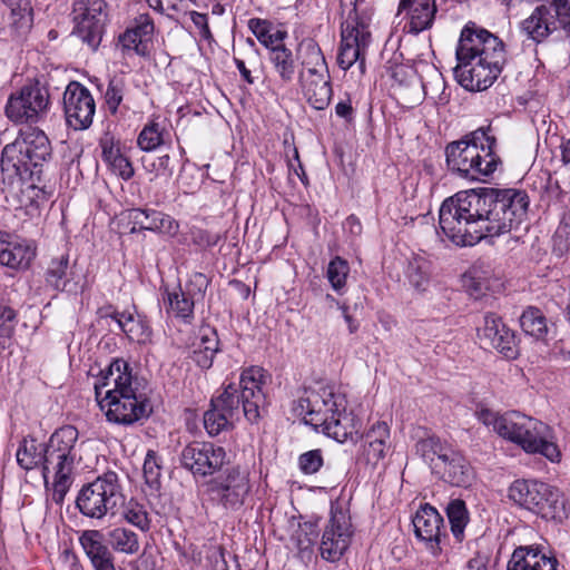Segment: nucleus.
Listing matches in <instances>:
<instances>
[{
    "instance_id": "obj_9",
    "label": "nucleus",
    "mask_w": 570,
    "mask_h": 570,
    "mask_svg": "<svg viewBox=\"0 0 570 570\" xmlns=\"http://www.w3.org/2000/svg\"><path fill=\"white\" fill-rule=\"evenodd\" d=\"M509 498L546 520L560 522L567 518L563 495L547 483L515 480L509 488Z\"/></svg>"
},
{
    "instance_id": "obj_60",
    "label": "nucleus",
    "mask_w": 570,
    "mask_h": 570,
    "mask_svg": "<svg viewBox=\"0 0 570 570\" xmlns=\"http://www.w3.org/2000/svg\"><path fill=\"white\" fill-rule=\"evenodd\" d=\"M148 4L159 12L177 11L178 4L181 0H147Z\"/></svg>"
},
{
    "instance_id": "obj_41",
    "label": "nucleus",
    "mask_w": 570,
    "mask_h": 570,
    "mask_svg": "<svg viewBox=\"0 0 570 570\" xmlns=\"http://www.w3.org/2000/svg\"><path fill=\"white\" fill-rule=\"evenodd\" d=\"M107 538L111 549L116 552L132 556L140 549L138 535L127 528L117 527L108 532Z\"/></svg>"
},
{
    "instance_id": "obj_43",
    "label": "nucleus",
    "mask_w": 570,
    "mask_h": 570,
    "mask_svg": "<svg viewBox=\"0 0 570 570\" xmlns=\"http://www.w3.org/2000/svg\"><path fill=\"white\" fill-rule=\"evenodd\" d=\"M410 284L419 292H425L431 285L430 264L424 258L415 257L410 261L406 269Z\"/></svg>"
},
{
    "instance_id": "obj_16",
    "label": "nucleus",
    "mask_w": 570,
    "mask_h": 570,
    "mask_svg": "<svg viewBox=\"0 0 570 570\" xmlns=\"http://www.w3.org/2000/svg\"><path fill=\"white\" fill-rule=\"evenodd\" d=\"M179 460L194 475L207 476L222 469L227 462V453L212 442H191L181 450Z\"/></svg>"
},
{
    "instance_id": "obj_62",
    "label": "nucleus",
    "mask_w": 570,
    "mask_h": 570,
    "mask_svg": "<svg viewBox=\"0 0 570 570\" xmlns=\"http://www.w3.org/2000/svg\"><path fill=\"white\" fill-rule=\"evenodd\" d=\"M234 62L242 76V78L249 85H253L255 82V79L252 76L250 70L246 67L244 60L239 58H234Z\"/></svg>"
},
{
    "instance_id": "obj_56",
    "label": "nucleus",
    "mask_w": 570,
    "mask_h": 570,
    "mask_svg": "<svg viewBox=\"0 0 570 570\" xmlns=\"http://www.w3.org/2000/svg\"><path fill=\"white\" fill-rule=\"evenodd\" d=\"M322 451L311 450L302 453L298 458V466L304 474H314L323 466Z\"/></svg>"
},
{
    "instance_id": "obj_5",
    "label": "nucleus",
    "mask_w": 570,
    "mask_h": 570,
    "mask_svg": "<svg viewBox=\"0 0 570 570\" xmlns=\"http://www.w3.org/2000/svg\"><path fill=\"white\" fill-rule=\"evenodd\" d=\"M94 387L98 405L109 422L128 425L146 415L147 397L126 361H114Z\"/></svg>"
},
{
    "instance_id": "obj_19",
    "label": "nucleus",
    "mask_w": 570,
    "mask_h": 570,
    "mask_svg": "<svg viewBox=\"0 0 570 570\" xmlns=\"http://www.w3.org/2000/svg\"><path fill=\"white\" fill-rule=\"evenodd\" d=\"M66 120L73 129L88 128L94 119L96 104L90 91L80 82L71 81L63 92Z\"/></svg>"
},
{
    "instance_id": "obj_14",
    "label": "nucleus",
    "mask_w": 570,
    "mask_h": 570,
    "mask_svg": "<svg viewBox=\"0 0 570 570\" xmlns=\"http://www.w3.org/2000/svg\"><path fill=\"white\" fill-rule=\"evenodd\" d=\"M78 430L65 425L55 431L45 448V479L51 470H73L75 462L80 459Z\"/></svg>"
},
{
    "instance_id": "obj_10",
    "label": "nucleus",
    "mask_w": 570,
    "mask_h": 570,
    "mask_svg": "<svg viewBox=\"0 0 570 570\" xmlns=\"http://www.w3.org/2000/svg\"><path fill=\"white\" fill-rule=\"evenodd\" d=\"M122 504L124 494L115 472H106L85 484L76 499V505L82 515L98 520L115 514Z\"/></svg>"
},
{
    "instance_id": "obj_36",
    "label": "nucleus",
    "mask_w": 570,
    "mask_h": 570,
    "mask_svg": "<svg viewBox=\"0 0 570 570\" xmlns=\"http://www.w3.org/2000/svg\"><path fill=\"white\" fill-rule=\"evenodd\" d=\"M219 351V340L215 330H200L198 341L193 344L191 360L204 370L212 367L214 357Z\"/></svg>"
},
{
    "instance_id": "obj_20",
    "label": "nucleus",
    "mask_w": 570,
    "mask_h": 570,
    "mask_svg": "<svg viewBox=\"0 0 570 570\" xmlns=\"http://www.w3.org/2000/svg\"><path fill=\"white\" fill-rule=\"evenodd\" d=\"M391 90L400 104L406 108L420 105L429 92L416 71L405 65H395L390 68Z\"/></svg>"
},
{
    "instance_id": "obj_26",
    "label": "nucleus",
    "mask_w": 570,
    "mask_h": 570,
    "mask_svg": "<svg viewBox=\"0 0 570 570\" xmlns=\"http://www.w3.org/2000/svg\"><path fill=\"white\" fill-rule=\"evenodd\" d=\"M36 257V247L28 240L7 235L0 238V264L12 269H27Z\"/></svg>"
},
{
    "instance_id": "obj_24",
    "label": "nucleus",
    "mask_w": 570,
    "mask_h": 570,
    "mask_svg": "<svg viewBox=\"0 0 570 570\" xmlns=\"http://www.w3.org/2000/svg\"><path fill=\"white\" fill-rule=\"evenodd\" d=\"M298 80L305 98L316 110H324L332 98L328 70L298 73Z\"/></svg>"
},
{
    "instance_id": "obj_31",
    "label": "nucleus",
    "mask_w": 570,
    "mask_h": 570,
    "mask_svg": "<svg viewBox=\"0 0 570 570\" xmlns=\"http://www.w3.org/2000/svg\"><path fill=\"white\" fill-rule=\"evenodd\" d=\"M434 474L454 487H469L473 480V470L470 463L462 453L454 449Z\"/></svg>"
},
{
    "instance_id": "obj_51",
    "label": "nucleus",
    "mask_w": 570,
    "mask_h": 570,
    "mask_svg": "<svg viewBox=\"0 0 570 570\" xmlns=\"http://www.w3.org/2000/svg\"><path fill=\"white\" fill-rule=\"evenodd\" d=\"M142 474L145 479L146 485L153 490L157 491L160 488V478H161V466L159 464L158 458L154 451H148L145 458Z\"/></svg>"
},
{
    "instance_id": "obj_47",
    "label": "nucleus",
    "mask_w": 570,
    "mask_h": 570,
    "mask_svg": "<svg viewBox=\"0 0 570 570\" xmlns=\"http://www.w3.org/2000/svg\"><path fill=\"white\" fill-rule=\"evenodd\" d=\"M348 274L350 265L344 258L336 256L328 263L326 277L336 293L341 294L344 289Z\"/></svg>"
},
{
    "instance_id": "obj_64",
    "label": "nucleus",
    "mask_w": 570,
    "mask_h": 570,
    "mask_svg": "<svg viewBox=\"0 0 570 570\" xmlns=\"http://www.w3.org/2000/svg\"><path fill=\"white\" fill-rule=\"evenodd\" d=\"M124 41H125V45L127 47H130L131 45L137 47L138 43L142 42V39L138 36V31L137 30L131 29V30H127L125 32Z\"/></svg>"
},
{
    "instance_id": "obj_63",
    "label": "nucleus",
    "mask_w": 570,
    "mask_h": 570,
    "mask_svg": "<svg viewBox=\"0 0 570 570\" xmlns=\"http://www.w3.org/2000/svg\"><path fill=\"white\" fill-rule=\"evenodd\" d=\"M141 21L134 29L138 31V36L142 39L144 36H149L154 31V24L147 17H141Z\"/></svg>"
},
{
    "instance_id": "obj_23",
    "label": "nucleus",
    "mask_w": 570,
    "mask_h": 570,
    "mask_svg": "<svg viewBox=\"0 0 570 570\" xmlns=\"http://www.w3.org/2000/svg\"><path fill=\"white\" fill-rule=\"evenodd\" d=\"M415 535L424 541L430 551L436 556L440 552L443 519L435 508L426 504L416 511L413 520Z\"/></svg>"
},
{
    "instance_id": "obj_1",
    "label": "nucleus",
    "mask_w": 570,
    "mask_h": 570,
    "mask_svg": "<svg viewBox=\"0 0 570 570\" xmlns=\"http://www.w3.org/2000/svg\"><path fill=\"white\" fill-rule=\"evenodd\" d=\"M528 207L529 197L523 190H463L442 203L439 224L454 244L473 246L485 237L517 229L525 219Z\"/></svg>"
},
{
    "instance_id": "obj_33",
    "label": "nucleus",
    "mask_w": 570,
    "mask_h": 570,
    "mask_svg": "<svg viewBox=\"0 0 570 570\" xmlns=\"http://www.w3.org/2000/svg\"><path fill=\"white\" fill-rule=\"evenodd\" d=\"M164 305L168 316L179 320L186 324H190L194 320L195 299L187 289L176 288L166 292Z\"/></svg>"
},
{
    "instance_id": "obj_12",
    "label": "nucleus",
    "mask_w": 570,
    "mask_h": 570,
    "mask_svg": "<svg viewBox=\"0 0 570 570\" xmlns=\"http://www.w3.org/2000/svg\"><path fill=\"white\" fill-rule=\"evenodd\" d=\"M521 28L537 42L558 29H562L570 37V0H549L548 4L538 6L521 22Z\"/></svg>"
},
{
    "instance_id": "obj_39",
    "label": "nucleus",
    "mask_w": 570,
    "mask_h": 570,
    "mask_svg": "<svg viewBox=\"0 0 570 570\" xmlns=\"http://www.w3.org/2000/svg\"><path fill=\"white\" fill-rule=\"evenodd\" d=\"M45 448L46 445L35 439H23L16 454L18 464L24 470H32L41 464L45 475Z\"/></svg>"
},
{
    "instance_id": "obj_29",
    "label": "nucleus",
    "mask_w": 570,
    "mask_h": 570,
    "mask_svg": "<svg viewBox=\"0 0 570 570\" xmlns=\"http://www.w3.org/2000/svg\"><path fill=\"white\" fill-rule=\"evenodd\" d=\"M128 218L134 224L132 233L137 227L169 235L176 234L178 229L174 218L155 209L132 208L128 212Z\"/></svg>"
},
{
    "instance_id": "obj_45",
    "label": "nucleus",
    "mask_w": 570,
    "mask_h": 570,
    "mask_svg": "<svg viewBox=\"0 0 570 570\" xmlns=\"http://www.w3.org/2000/svg\"><path fill=\"white\" fill-rule=\"evenodd\" d=\"M520 325L525 334L538 340L543 338L548 333L547 318L535 307H529L522 313Z\"/></svg>"
},
{
    "instance_id": "obj_59",
    "label": "nucleus",
    "mask_w": 570,
    "mask_h": 570,
    "mask_svg": "<svg viewBox=\"0 0 570 570\" xmlns=\"http://www.w3.org/2000/svg\"><path fill=\"white\" fill-rule=\"evenodd\" d=\"M190 19L194 24L199 29V32L203 38L209 39L212 37L209 27H208V18L207 14L200 13L197 11L190 12Z\"/></svg>"
},
{
    "instance_id": "obj_54",
    "label": "nucleus",
    "mask_w": 570,
    "mask_h": 570,
    "mask_svg": "<svg viewBox=\"0 0 570 570\" xmlns=\"http://www.w3.org/2000/svg\"><path fill=\"white\" fill-rule=\"evenodd\" d=\"M316 531L311 523L298 524L297 530L292 534L294 546L301 551L309 550L316 541Z\"/></svg>"
},
{
    "instance_id": "obj_37",
    "label": "nucleus",
    "mask_w": 570,
    "mask_h": 570,
    "mask_svg": "<svg viewBox=\"0 0 570 570\" xmlns=\"http://www.w3.org/2000/svg\"><path fill=\"white\" fill-rule=\"evenodd\" d=\"M102 159L110 168L122 179H129L134 176V167L129 159L120 151V147L112 140L104 139L101 141Z\"/></svg>"
},
{
    "instance_id": "obj_15",
    "label": "nucleus",
    "mask_w": 570,
    "mask_h": 570,
    "mask_svg": "<svg viewBox=\"0 0 570 570\" xmlns=\"http://www.w3.org/2000/svg\"><path fill=\"white\" fill-rule=\"evenodd\" d=\"M106 7L104 0H75L72 3L73 33L92 50L101 41Z\"/></svg>"
},
{
    "instance_id": "obj_27",
    "label": "nucleus",
    "mask_w": 570,
    "mask_h": 570,
    "mask_svg": "<svg viewBox=\"0 0 570 570\" xmlns=\"http://www.w3.org/2000/svg\"><path fill=\"white\" fill-rule=\"evenodd\" d=\"M405 12L409 22L405 24L409 32L417 35L433 24L436 4L434 0H401L399 14Z\"/></svg>"
},
{
    "instance_id": "obj_48",
    "label": "nucleus",
    "mask_w": 570,
    "mask_h": 570,
    "mask_svg": "<svg viewBox=\"0 0 570 570\" xmlns=\"http://www.w3.org/2000/svg\"><path fill=\"white\" fill-rule=\"evenodd\" d=\"M122 518L141 531H148L150 528V519L146 508L132 499L124 505Z\"/></svg>"
},
{
    "instance_id": "obj_53",
    "label": "nucleus",
    "mask_w": 570,
    "mask_h": 570,
    "mask_svg": "<svg viewBox=\"0 0 570 570\" xmlns=\"http://www.w3.org/2000/svg\"><path fill=\"white\" fill-rule=\"evenodd\" d=\"M55 473L53 484H52V500L57 504H62L67 492L70 489L72 483L71 473L72 470H52Z\"/></svg>"
},
{
    "instance_id": "obj_40",
    "label": "nucleus",
    "mask_w": 570,
    "mask_h": 570,
    "mask_svg": "<svg viewBox=\"0 0 570 570\" xmlns=\"http://www.w3.org/2000/svg\"><path fill=\"white\" fill-rule=\"evenodd\" d=\"M248 28L257 38V40L269 51L277 46H283L284 39L287 37L285 30H272V24L267 20L252 18L248 20Z\"/></svg>"
},
{
    "instance_id": "obj_55",
    "label": "nucleus",
    "mask_w": 570,
    "mask_h": 570,
    "mask_svg": "<svg viewBox=\"0 0 570 570\" xmlns=\"http://www.w3.org/2000/svg\"><path fill=\"white\" fill-rule=\"evenodd\" d=\"M17 314L7 305H0V345L4 346L13 335Z\"/></svg>"
},
{
    "instance_id": "obj_11",
    "label": "nucleus",
    "mask_w": 570,
    "mask_h": 570,
    "mask_svg": "<svg viewBox=\"0 0 570 570\" xmlns=\"http://www.w3.org/2000/svg\"><path fill=\"white\" fill-rule=\"evenodd\" d=\"M50 94L46 83L33 80L10 95L6 105L7 117L16 124L37 122L47 115Z\"/></svg>"
},
{
    "instance_id": "obj_13",
    "label": "nucleus",
    "mask_w": 570,
    "mask_h": 570,
    "mask_svg": "<svg viewBox=\"0 0 570 570\" xmlns=\"http://www.w3.org/2000/svg\"><path fill=\"white\" fill-rule=\"evenodd\" d=\"M249 471L245 466L235 465L224 470L207 484L210 499L225 510H237L249 493Z\"/></svg>"
},
{
    "instance_id": "obj_38",
    "label": "nucleus",
    "mask_w": 570,
    "mask_h": 570,
    "mask_svg": "<svg viewBox=\"0 0 570 570\" xmlns=\"http://www.w3.org/2000/svg\"><path fill=\"white\" fill-rule=\"evenodd\" d=\"M69 275V258L61 255L59 258H53L48 267L46 281L56 289L77 293L78 286L71 284L67 278Z\"/></svg>"
},
{
    "instance_id": "obj_30",
    "label": "nucleus",
    "mask_w": 570,
    "mask_h": 570,
    "mask_svg": "<svg viewBox=\"0 0 570 570\" xmlns=\"http://www.w3.org/2000/svg\"><path fill=\"white\" fill-rule=\"evenodd\" d=\"M558 560L543 553L538 548L519 547L510 560L507 570H557Z\"/></svg>"
},
{
    "instance_id": "obj_8",
    "label": "nucleus",
    "mask_w": 570,
    "mask_h": 570,
    "mask_svg": "<svg viewBox=\"0 0 570 570\" xmlns=\"http://www.w3.org/2000/svg\"><path fill=\"white\" fill-rule=\"evenodd\" d=\"M352 6L342 23L337 63L343 70H347L357 62L361 73H364L365 53L371 42V10L365 0H354Z\"/></svg>"
},
{
    "instance_id": "obj_44",
    "label": "nucleus",
    "mask_w": 570,
    "mask_h": 570,
    "mask_svg": "<svg viewBox=\"0 0 570 570\" xmlns=\"http://www.w3.org/2000/svg\"><path fill=\"white\" fill-rule=\"evenodd\" d=\"M16 180L19 184V194H17L18 205L14 207L16 210H20L29 217L39 216L40 205L38 198L42 195L41 189L33 185H28L26 188H22L20 184L21 180Z\"/></svg>"
},
{
    "instance_id": "obj_52",
    "label": "nucleus",
    "mask_w": 570,
    "mask_h": 570,
    "mask_svg": "<svg viewBox=\"0 0 570 570\" xmlns=\"http://www.w3.org/2000/svg\"><path fill=\"white\" fill-rule=\"evenodd\" d=\"M11 9L12 24L16 29H29L32 24V8L29 0L26 6L20 0L7 4Z\"/></svg>"
},
{
    "instance_id": "obj_18",
    "label": "nucleus",
    "mask_w": 570,
    "mask_h": 570,
    "mask_svg": "<svg viewBox=\"0 0 570 570\" xmlns=\"http://www.w3.org/2000/svg\"><path fill=\"white\" fill-rule=\"evenodd\" d=\"M352 533L350 517L341 509H332L320 544L322 558L330 562L338 561L351 543Z\"/></svg>"
},
{
    "instance_id": "obj_34",
    "label": "nucleus",
    "mask_w": 570,
    "mask_h": 570,
    "mask_svg": "<svg viewBox=\"0 0 570 570\" xmlns=\"http://www.w3.org/2000/svg\"><path fill=\"white\" fill-rule=\"evenodd\" d=\"M268 60L278 78L281 87H286L294 81L298 65L291 49L285 47V45L277 46L269 51Z\"/></svg>"
},
{
    "instance_id": "obj_17",
    "label": "nucleus",
    "mask_w": 570,
    "mask_h": 570,
    "mask_svg": "<svg viewBox=\"0 0 570 570\" xmlns=\"http://www.w3.org/2000/svg\"><path fill=\"white\" fill-rule=\"evenodd\" d=\"M524 422L517 445L529 454H540L551 462H559L561 460V452L552 429L531 416H528Z\"/></svg>"
},
{
    "instance_id": "obj_21",
    "label": "nucleus",
    "mask_w": 570,
    "mask_h": 570,
    "mask_svg": "<svg viewBox=\"0 0 570 570\" xmlns=\"http://www.w3.org/2000/svg\"><path fill=\"white\" fill-rule=\"evenodd\" d=\"M478 337L482 345L497 350L505 357L513 358L517 355L514 333L494 313H487L483 324L478 328Z\"/></svg>"
},
{
    "instance_id": "obj_28",
    "label": "nucleus",
    "mask_w": 570,
    "mask_h": 570,
    "mask_svg": "<svg viewBox=\"0 0 570 570\" xmlns=\"http://www.w3.org/2000/svg\"><path fill=\"white\" fill-rule=\"evenodd\" d=\"M79 543L95 570H116L115 557L104 543L100 531H83L79 537Z\"/></svg>"
},
{
    "instance_id": "obj_6",
    "label": "nucleus",
    "mask_w": 570,
    "mask_h": 570,
    "mask_svg": "<svg viewBox=\"0 0 570 570\" xmlns=\"http://www.w3.org/2000/svg\"><path fill=\"white\" fill-rule=\"evenodd\" d=\"M490 127H482L472 132L470 140L453 141L446 146V164L452 171L470 180H482L493 174L499 159L493 154L495 138Z\"/></svg>"
},
{
    "instance_id": "obj_22",
    "label": "nucleus",
    "mask_w": 570,
    "mask_h": 570,
    "mask_svg": "<svg viewBox=\"0 0 570 570\" xmlns=\"http://www.w3.org/2000/svg\"><path fill=\"white\" fill-rule=\"evenodd\" d=\"M476 419L501 438L518 444L521 436V430L528 415L518 411H509L499 414L489 409L482 407L475 412Z\"/></svg>"
},
{
    "instance_id": "obj_42",
    "label": "nucleus",
    "mask_w": 570,
    "mask_h": 570,
    "mask_svg": "<svg viewBox=\"0 0 570 570\" xmlns=\"http://www.w3.org/2000/svg\"><path fill=\"white\" fill-rule=\"evenodd\" d=\"M298 52L302 53L304 72L326 71L327 65L320 46L313 39H304L298 45Z\"/></svg>"
},
{
    "instance_id": "obj_3",
    "label": "nucleus",
    "mask_w": 570,
    "mask_h": 570,
    "mask_svg": "<svg viewBox=\"0 0 570 570\" xmlns=\"http://www.w3.org/2000/svg\"><path fill=\"white\" fill-rule=\"evenodd\" d=\"M269 375L259 366L243 371L239 387L228 384L222 394L213 397L210 407L204 414V426L210 436L233 426L240 414L250 423L257 422L261 409L266 404L265 387Z\"/></svg>"
},
{
    "instance_id": "obj_58",
    "label": "nucleus",
    "mask_w": 570,
    "mask_h": 570,
    "mask_svg": "<svg viewBox=\"0 0 570 570\" xmlns=\"http://www.w3.org/2000/svg\"><path fill=\"white\" fill-rule=\"evenodd\" d=\"M207 559L212 570H229L225 551L220 546H212L207 551Z\"/></svg>"
},
{
    "instance_id": "obj_49",
    "label": "nucleus",
    "mask_w": 570,
    "mask_h": 570,
    "mask_svg": "<svg viewBox=\"0 0 570 570\" xmlns=\"http://www.w3.org/2000/svg\"><path fill=\"white\" fill-rule=\"evenodd\" d=\"M163 129L159 124L155 121L147 124L137 138V145L144 151H153L163 145Z\"/></svg>"
},
{
    "instance_id": "obj_35",
    "label": "nucleus",
    "mask_w": 570,
    "mask_h": 570,
    "mask_svg": "<svg viewBox=\"0 0 570 570\" xmlns=\"http://www.w3.org/2000/svg\"><path fill=\"white\" fill-rule=\"evenodd\" d=\"M452 449L449 443L435 435L421 439L415 444L416 454L429 464L433 473L440 469Z\"/></svg>"
},
{
    "instance_id": "obj_61",
    "label": "nucleus",
    "mask_w": 570,
    "mask_h": 570,
    "mask_svg": "<svg viewBox=\"0 0 570 570\" xmlns=\"http://www.w3.org/2000/svg\"><path fill=\"white\" fill-rule=\"evenodd\" d=\"M335 112L338 117L344 118L345 120H348V121L352 120L354 109L352 107L351 100L347 99V100L340 101L335 106Z\"/></svg>"
},
{
    "instance_id": "obj_57",
    "label": "nucleus",
    "mask_w": 570,
    "mask_h": 570,
    "mask_svg": "<svg viewBox=\"0 0 570 570\" xmlns=\"http://www.w3.org/2000/svg\"><path fill=\"white\" fill-rule=\"evenodd\" d=\"M554 250L559 254L570 249V217L563 218L553 235Z\"/></svg>"
},
{
    "instance_id": "obj_4",
    "label": "nucleus",
    "mask_w": 570,
    "mask_h": 570,
    "mask_svg": "<svg viewBox=\"0 0 570 570\" xmlns=\"http://www.w3.org/2000/svg\"><path fill=\"white\" fill-rule=\"evenodd\" d=\"M347 401L332 385L306 387L293 403V412L316 432L344 443L358 438L361 422L346 412Z\"/></svg>"
},
{
    "instance_id": "obj_7",
    "label": "nucleus",
    "mask_w": 570,
    "mask_h": 570,
    "mask_svg": "<svg viewBox=\"0 0 570 570\" xmlns=\"http://www.w3.org/2000/svg\"><path fill=\"white\" fill-rule=\"evenodd\" d=\"M51 144L47 135L33 127L19 131L17 138L7 144L1 153V171L8 179L23 180L35 175L51 158Z\"/></svg>"
},
{
    "instance_id": "obj_25",
    "label": "nucleus",
    "mask_w": 570,
    "mask_h": 570,
    "mask_svg": "<svg viewBox=\"0 0 570 570\" xmlns=\"http://www.w3.org/2000/svg\"><path fill=\"white\" fill-rule=\"evenodd\" d=\"M100 316L112 318L132 342L145 344L151 340L153 332L146 317L138 314L135 307L122 312L100 309Z\"/></svg>"
},
{
    "instance_id": "obj_50",
    "label": "nucleus",
    "mask_w": 570,
    "mask_h": 570,
    "mask_svg": "<svg viewBox=\"0 0 570 570\" xmlns=\"http://www.w3.org/2000/svg\"><path fill=\"white\" fill-rule=\"evenodd\" d=\"M126 91V82L121 77H114L109 80L106 92L105 102L111 115H116L119 106L124 101Z\"/></svg>"
},
{
    "instance_id": "obj_2",
    "label": "nucleus",
    "mask_w": 570,
    "mask_h": 570,
    "mask_svg": "<svg viewBox=\"0 0 570 570\" xmlns=\"http://www.w3.org/2000/svg\"><path fill=\"white\" fill-rule=\"evenodd\" d=\"M455 56V76L460 85L470 91L490 88L507 63L504 42L474 22L462 29Z\"/></svg>"
},
{
    "instance_id": "obj_32",
    "label": "nucleus",
    "mask_w": 570,
    "mask_h": 570,
    "mask_svg": "<svg viewBox=\"0 0 570 570\" xmlns=\"http://www.w3.org/2000/svg\"><path fill=\"white\" fill-rule=\"evenodd\" d=\"M390 429L385 422L375 423L364 436V444L361 459L372 466L384 459L389 449Z\"/></svg>"
},
{
    "instance_id": "obj_46",
    "label": "nucleus",
    "mask_w": 570,
    "mask_h": 570,
    "mask_svg": "<svg viewBox=\"0 0 570 570\" xmlns=\"http://www.w3.org/2000/svg\"><path fill=\"white\" fill-rule=\"evenodd\" d=\"M451 531L456 539L461 542L464 538V529L468 524V510L462 500H453L446 508Z\"/></svg>"
}]
</instances>
